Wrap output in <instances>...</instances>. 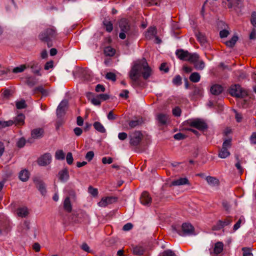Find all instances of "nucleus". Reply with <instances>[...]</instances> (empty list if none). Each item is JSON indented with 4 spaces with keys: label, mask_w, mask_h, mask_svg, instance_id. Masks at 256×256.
Segmentation results:
<instances>
[{
    "label": "nucleus",
    "mask_w": 256,
    "mask_h": 256,
    "mask_svg": "<svg viewBox=\"0 0 256 256\" xmlns=\"http://www.w3.org/2000/svg\"><path fill=\"white\" fill-rule=\"evenodd\" d=\"M141 74L144 80H147L152 74V70L145 59L134 62L129 72V76L132 81L136 82Z\"/></svg>",
    "instance_id": "1"
},
{
    "label": "nucleus",
    "mask_w": 256,
    "mask_h": 256,
    "mask_svg": "<svg viewBox=\"0 0 256 256\" xmlns=\"http://www.w3.org/2000/svg\"><path fill=\"white\" fill-rule=\"evenodd\" d=\"M58 36V30L56 28L50 25L38 35L39 39L44 42H46L48 47L52 46L51 42L55 40Z\"/></svg>",
    "instance_id": "2"
},
{
    "label": "nucleus",
    "mask_w": 256,
    "mask_h": 256,
    "mask_svg": "<svg viewBox=\"0 0 256 256\" xmlns=\"http://www.w3.org/2000/svg\"><path fill=\"white\" fill-rule=\"evenodd\" d=\"M176 54L180 60L190 62H194L199 58V56L197 53H190L188 50L182 49L177 50Z\"/></svg>",
    "instance_id": "3"
},
{
    "label": "nucleus",
    "mask_w": 256,
    "mask_h": 256,
    "mask_svg": "<svg viewBox=\"0 0 256 256\" xmlns=\"http://www.w3.org/2000/svg\"><path fill=\"white\" fill-rule=\"evenodd\" d=\"M173 230L177 232L180 236H186L194 235V226L189 223H184L182 226V230H177L175 228Z\"/></svg>",
    "instance_id": "4"
},
{
    "label": "nucleus",
    "mask_w": 256,
    "mask_h": 256,
    "mask_svg": "<svg viewBox=\"0 0 256 256\" xmlns=\"http://www.w3.org/2000/svg\"><path fill=\"white\" fill-rule=\"evenodd\" d=\"M229 92L232 96L238 98H242L247 94L246 92L242 90L238 84L232 86L230 88Z\"/></svg>",
    "instance_id": "5"
},
{
    "label": "nucleus",
    "mask_w": 256,
    "mask_h": 256,
    "mask_svg": "<svg viewBox=\"0 0 256 256\" xmlns=\"http://www.w3.org/2000/svg\"><path fill=\"white\" fill-rule=\"evenodd\" d=\"M130 144L133 146H138L142 140V135L140 131H134L129 134Z\"/></svg>",
    "instance_id": "6"
},
{
    "label": "nucleus",
    "mask_w": 256,
    "mask_h": 256,
    "mask_svg": "<svg viewBox=\"0 0 256 256\" xmlns=\"http://www.w3.org/2000/svg\"><path fill=\"white\" fill-rule=\"evenodd\" d=\"M188 124L190 126L201 130L206 129L208 128L206 123L204 121L200 119L190 120Z\"/></svg>",
    "instance_id": "7"
},
{
    "label": "nucleus",
    "mask_w": 256,
    "mask_h": 256,
    "mask_svg": "<svg viewBox=\"0 0 256 256\" xmlns=\"http://www.w3.org/2000/svg\"><path fill=\"white\" fill-rule=\"evenodd\" d=\"M52 160V156L50 154L46 153L40 156L38 160V165L46 166L50 164Z\"/></svg>",
    "instance_id": "8"
},
{
    "label": "nucleus",
    "mask_w": 256,
    "mask_h": 256,
    "mask_svg": "<svg viewBox=\"0 0 256 256\" xmlns=\"http://www.w3.org/2000/svg\"><path fill=\"white\" fill-rule=\"evenodd\" d=\"M68 102L66 100H62L58 106L56 114L58 117L64 116L68 108Z\"/></svg>",
    "instance_id": "9"
},
{
    "label": "nucleus",
    "mask_w": 256,
    "mask_h": 256,
    "mask_svg": "<svg viewBox=\"0 0 256 256\" xmlns=\"http://www.w3.org/2000/svg\"><path fill=\"white\" fill-rule=\"evenodd\" d=\"M240 1H222V6L230 9L237 10L241 6Z\"/></svg>",
    "instance_id": "10"
},
{
    "label": "nucleus",
    "mask_w": 256,
    "mask_h": 256,
    "mask_svg": "<svg viewBox=\"0 0 256 256\" xmlns=\"http://www.w3.org/2000/svg\"><path fill=\"white\" fill-rule=\"evenodd\" d=\"M117 200V198L113 196H108L102 198L101 200L98 202V205L100 206L105 207L108 205L114 202Z\"/></svg>",
    "instance_id": "11"
},
{
    "label": "nucleus",
    "mask_w": 256,
    "mask_h": 256,
    "mask_svg": "<svg viewBox=\"0 0 256 256\" xmlns=\"http://www.w3.org/2000/svg\"><path fill=\"white\" fill-rule=\"evenodd\" d=\"M140 201L143 205H148L152 202V198L150 197L148 193L146 192H144L140 196Z\"/></svg>",
    "instance_id": "12"
},
{
    "label": "nucleus",
    "mask_w": 256,
    "mask_h": 256,
    "mask_svg": "<svg viewBox=\"0 0 256 256\" xmlns=\"http://www.w3.org/2000/svg\"><path fill=\"white\" fill-rule=\"evenodd\" d=\"M58 176L61 182H66L69 178V174L68 169L64 168L60 170L58 174Z\"/></svg>",
    "instance_id": "13"
},
{
    "label": "nucleus",
    "mask_w": 256,
    "mask_h": 256,
    "mask_svg": "<svg viewBox=\"0 0 256 256\" xmlns=\"http://www.w3.org/2000/svg\"><path fill=\"white\" fill-rule=\"evenodd\" d=\"M186 184H190L189 181L186 178H180L173 180L171 183V186H179Z\"/></svg>",
    "instance_id": "14"
},
{
    "label": "nucleus",
    "mask_w": 256,
    "mask_h": 256,
    "mask_svg": "<svg viewBox=\"0 0 256 256\" xmlns=\"http://www.w3.org/2000/svg\"><path fill=\"white\" fill-rule=\"evenodd\" d=\"M28 67H30L32 70L34 74L38 76H41L40 73V68L38 62H32L28 64Z\"/></svg>",
    "instance_id": "15"
},
{
    "label": "nucleus",
    "mask_w": 256,
    "mask_h": 256,
    "mask_svg": "<svg viewBox=\"0 0 256 256\" xmlns=\"http://www.w3.org/2000/svg\"><path fill=\"white\" fill-rule=\"evenodd\" d=\"M119 26L122 32H128L130 28L128 22L126 18H122L120 20Z\"/></svg>",
    "instance_id": "16"
},
{
    "label": "nucleus",
    "mask_w": 256,
    "mask_h": 256,
    "mask_svg": "<svg viewBox=\"0 0 256 256\" xmlns=\"http://www.w3.org/2000/svg\"><path fill=\"white\" fill-rule=\"evenodd\" d=\"M44 130L42 128H36L31 132V136L34 138H40L43 136Z\"/></svg>",
    "instance_id": "17"
},
{
    "label": "nucleus",
    "mask_w": 256,
    "mask_h": 256,
    "mask_svg": "<svg viewBox=\"0 0 256 256\" xmlns=\"http://www.w3.org/2000/svg\"><path fill=\"white\" fill-rule=\"evenodd\" d=\"M34 180L41 194L43 195L44 194L46 193V190L44 183L37 178H35Z\"/></svg>",
    "instance_id": "18"
},
{
    "label": "nucleus",
    "mask_w": 256,
    "mask_h": 256,
    "mask_svg": "<svg viewBox=\"0 0 256 256\" xmlns=\"http://www.w3.org/2000/svg\"><path fill=\"white\" fill-rule=\"evenodd\" d=\"M156 34V29L155 27L149 28L146 32L145 36L146 39H152Z\"/></svg>",
    "instance_id": "19"
},
{
    "label": "nucleus",
    "mask_w": 256,
    "mask_h": 256,
    "mask_svg": "<svg viewBox=\"0 0 256 256\" xmlns=\"http://www.w3.org/2000/svg\"><path fill=\"white\" fill-rule=\"evenodd\" d=\"M232 222V220L230 218H226L224 220H220L218 222V229H220L230 224Z\"/></svg>",
    "instance_id": "20"
},
{
    "label": "nucleus",
    "mask_w": 256,
    "mask_h": 256,
    "mask_svg": "<svg viewBox=\"0 0 256 256\" xmlns=\"http://www.w3.org/2000/svg\"><path fill=\"white\" fill-rule=\"evenodd\" d=\"M222 87L218 84L214 85L210 88V92L214 95H218L222 92Z\"/></svg>",
    "instance_id": "21"
},
{
    "label": "nucleus",
    "mask_w": 256,
    "mask_h": 256,
    "mask_svg": "<svg viewBox=\"0 0 256 256\" xmlns=\"http://www.w3.org/2000/svg\"><path fill=\"white\" fill-rule=\"evenodd\" d=\"M224 250V244L222 242H218L215 244L214 248V253L216 254L221 253Z\"/></svg>",
    "instance_id": "22"
},
{
    "label": "nucleus",
    "mask_w": 256,
    "mask_h": 256,
    "mask_svg": "<svg viewBox=\"0 0 256 256\" xmlns=\"http://www.w3.org/2000/svg\"><path fill=\"white\" fill-rule=\"evenodd\" d=\"M25 116L22 114H18L13 120L16 125H22L24 124Z\"/></svg>",
    "instance_id": "23"
},
{
    "label": "nucleus",
    "mask_w": 256,
    "mask_h": 256,
    "mask_svg": "<svg viewBox=\"0 0 256 256\" xmlns=\"http://www.w3.org/2000/svg\"><path fill=\"white\" fill-rule=\"evenodd\" d=\"M206 180L208 184L212 186H218L219 184L218 180L214 177L208 176L206 178Z\"/></svg>",
    "instance_id": "24"
},
{
    "label": "nucleus",
    "mask_w": 256,
    "mask_h": 256,
    "mask_svg": "<svg viewBox=\"0 0 256 256\" xmlns=\"http://www.w3.org/2000/svg\"><path fill=\"white\" fill-rule=\"evenodd\" d=\"M64 208L65 210L70 212L72 210V206L69 197H66L64 202Z\"/></svg>",
    "instance_id": "25"
},
{
    "label": "nucleus",
    "mask_w": 256,
    "mask_h": 256,
    "mask_svg": "<svg viewBox=\"0 0 256 256\" xmlns=\"http://www.w3.org/2000/svg\"><path fill=\"white\" fill-rule=\"evenodd\" d=\"M17 214L18 216L20 217H26L28 214V208L26 207H22L18 208L17 210Z\"/></svg>",
    "instance_id": "26"
},
{
    "label": "nucleus",
    "mask_w": 256,
    "mask_h": 256,
    "mask_svg": "<svg viewBox=\"0 0 256 256\" xmlns=\"http://www.w3.org/2000/svg\"><path fill=\"white\" fill-rule=\"evenodd\" d=\"M144 252V248L140 246H134L132 248L133 254L136 256H142Z\"/></svg>",
    "instance_id": "27"
},
{
    "label": "nucleus",
    "mask_w": 256,
    "mask_h": 256,
    "mask_svg": "<svg viewBox=\"0 0 256 256\" xmlns=\"http://www.w3.org/2000/svg\"><path fill=\"white\" fill-rule=\"evenodd\" d=\"M198 58L194 62H191L194 64V68L198 70H202L205 67V64L202 60H199Z\"/></svg>",
    "instance_id": "28"
},
{
    "label": "nucleus",
    "mask_w": 256,
    "mask_h": 256,
    "mask_svg": "<svg viewBox=\"0 0 256 256\" xmlns=\"http://www.w3.org/2000/svg\"><path fill=\"white\" fill-rule=\"evenodd\" d=\"M29 172L26 170H22L19 174V178L22 182H26L29 178Z\"/></svg>",
    "instance_id": "29"
},
{
    "label": "nucleus",
    "mask_w": 256,
    "mask_h": 256,
    "mask_svg": "<svg viewBox=\"0 0 256 256\" xmlns=\"http://www.w3.org/2000/svg\"><path fill=\"white\" fill-rule=\"evenodd\" d=\"M168 116L166 114H160L157 116V120L162 124H164L166 123Z\"/></svg>",
    "instance_id": "30"
},
{
    "label": "nucleus",
    "mask_w": 256,
    "mask_h": 256,
    "mask_svg": "<svg viewBox=\"0 0 256 256\" xmlns=\"http://www.w3.org/2000/svg\"><path fill=\"white\" fill-rule=\"evenodd\" d=\"M94 128L98 132L101 133H104L106 130L103 125L98 122H96L94 124Z\"/></svg>",
    "instance_id": "31"
},
{
    "label": "nucleus",
    "mask_w": 256,
    "mask_h": 256,
    "mask_svg": "<svg viewBox=\"0 0 256 256\" xmlns=\"http://www.w3.org/2000/svg\"><path fill=\"white\" fill-rule=\"evenodd\" d=\"M196 37L198 41L204 45L206 42V38L204 34L200 32H198L196 34Z\"/></svg>",
    "instance_id": "32"
},
{
    "label": "nucleus",
    "mask_w": 256,
    "mask_h": 256,
    "mask_svg": "<svg viewBox=\"0 0 256 256\" xmlns=\"http://www.w3.org/2000/svg\"><path fill=\"white\" fill-rule=\"evenodd\" d=\"M200 76L196 72H192L190 76V80L193 82H198L200 80Z\"/></svg>",
    "instance_id": "33"
},
{
    "label": "nucleus",
    "mask_w": 256,
    "mask_h": 256,
    "mask_svg": "<svg viewBox=\"0 0 256 256\" xmlns=\"http://www.w3.org/2000/svg\"><path fill=\"white\" fill-rule=\"evenodd\" d=\"M230 155L228 149L222 148L218 154V156L221 158H225Z\"/></svg>",
    "instance_id": "34"
},
{
    "label": "nucleus",
    "mask_w": 256,
    "mask_h": 256,
    "mask_svg": "<svg viewBox=\"0 0 256 256\" xmlns=\"http://www.w3.org/2000/svg\"><path fill=\"white\" fill-rule=\"evenodd\" d=\"M238 40V37L236 36H234L232 38L226 42V44L230 48L233 47Z\"/></svg>",
    "instance_id": "35"
},
{
    "label": "nucleus",
    "mask_w": 256,
    "mask_h": 256,
    "mask_svg": "<svg viewBox=\"0 0 256 256\" xmlns=\"http://www.w3.org/2000/svg\"><path fill=\"white\" fill-rule=\"evenodd\" d=\"M104 53L106 56H113L115 54V50L111 46H107L104 50Z\"/></svg>",
    "instance_id": "36"
},
{
    "label": "nucleus",
    "mask_w": 256,
    "mask_h": 256,
    "mask_svg": "<svg viewBox=\"0 0 256 256\" xmlns=\"http://www.w3.org/2000/svg\"><path fill=\"white\" fill-rule=\"evenodd\" d=\"M142 123V121L140 120H130L128 122V125L131 128H134L136 126H140Z\"/></svg>",
    "instance_id": "37"
},
{
    "label": "nucleus",
    "mask_w": 256,
    "mask_h": 256,
    "mask_svg": "<svg viewBox=\"0 0 256 256\" xmlns=\"http://www.w3.org/2000/svg\"><path fill=\"white\" fill-rule=\"evenodd\" d=\"M14 122L12 120L8 121H0V128H5L6 127L12 126Z\"/></svg>",
    "instance_id": "38"
},
{
    "label": "nucleus",
    "mask_w": 256,
    "mask_h": 256,
    "mask_svg": "<svg viewBox=\"0 0 256 256\" xmlns=\"http://www.w3.org/2000/svg\"><path fill=\"white\" fill-rule=\"evenodd\" d=\"M65 154L62 150H60L56 151L55 158L58 160H63L64 159Z\"/></svg>",
    "instance_id": "39"
},
{
    "label": "nucleus",
    "mask_w": 256,
    "mask_h": 256,
    "mask_svg": "<svg viewBox=\"0 0 256 256\" xmlns=\"http://www.w3.org/2000/svg\"><path fill=\"white\" fill-rule=\"evenodd\" d=\"M104 25V26L106 30L108 32H111L113 30L112 24L111 22L105 20L103 22Z\"/></svg>",
    "instance_id": "40"
},
{
    "label": "nucleus",
    "mask_w": 256,
    "mask_h": 256,
    "mask_svg": "<svg viewBox=\"0 0 256 256\" xmlns=\"http://www.w3.org/2000/svg\"><path fill=\"white\" fill-rule=\"evenodd\" d=\"M26 66L25 64H22L18 66H16V67L14 68L12 70V72L14 73H16V74L22 72H24L26 70Z\"/></svg>",
    "instance_id": "41"
},
{
    "label": "nucleus",
    "mask_w": 256,
    "mask_h": 256,
    "mask_svg": "<svg viewBox=\"0 0 256 256\" xmlns=\"http://www.w3.org/2000/svg\"><path fill=\"white\" fill-rule=\"evenodd\" d=\"M34 90H38V91L40 92L44 96H46L48 94V90L44 89L43 88V86H39L36 88L34 89Z\"/></svg>",
    "instance_id": "42"
},
{
    "label": "nucleus",
    "mask_w": 256,
    "mask_h": 256,
    "mask_svg": "<svg viewBox=\"0 0 256 256\" xmlns=\"http://www.w3.org/2000/svg\"><path fill=\"white\" fill-rule=\"evenodd\" d=\"M26 104L24 100H21L16 102V106L18 109L24 108L26 107Z\"/></svg>",
    "instance_id": "43"
},
{
    "label": "nucleus",
    "mask_w": 256,
    "mask_h": 256,
    "mask_svg": "<svg viewBox=\"0 0 256 256\" xmlns=\"http://www.w3.org/2000/svg\"><path fill=\"white\" fill-rule=\"evenodd\" d=\"M174 84L179 86L182 84V78L180 75L176 76L172 80Z\"/></svg>",
    "instance_id": "44"
},
{
    "label": "nucleus",
    "mask_w": 256,
    "mask_h": 256,
    "mask_svg": "<svg viewBox=\"0 0 256 256\" xmlns=\"http://www.w3.org/2000/svg\"><path fill=\"white\" fill-rule=\"evenodd\" d=\"M242 250L243 252V256H253V254L250 248H243Z\"/></svg>",
    "instance_id": "45"
},
{
    "label": "nucleus",
    "mask_w": 256,
    "mask_h": 256,
    "mask_svg": "<svg viewBox=\"0 0 256 256\" xmlns=\"http://www.w3.org/2000/svg\"><path fill=\"white\" fill-rule=\"evenodd\" d=\"M106 78L108 80H111L112 81H116V74L111 72H108L106 74Z\"/></svg>",
    "instance_id": "46"
},
{
    "label": "nucleus",
    "mask_w": 256,
    "mask_h": 256,
    "mask_svg": "<svg viewBox=\"0 0 256 256\" xmlns=\"http://www.w3.org/2000/svg\"><path fill=\"white\" fill-rule=\"evenodd\" d=\"M92 75V72L89 70H84L83 72V76L84 79L89 80Z\"/></svg>",
    "instance_id": "47"
},
{
    "label": "nucleus",
    "mask_w": 256,
    "mask_h": 256,
    "mask_svg": "<svg viewBox=\"0 0 256 256\" xmlns=\"http://www.w3.org/2000/svg\"><path fill=\"white\" fill-rule=\"evenodd\" d=\"M66 162L68 164H72L73 162V157L71 152H68L66 156Z\"/></svg>",
    "instance_id": "48"
},
{
    "label": "nucleus",
    "mask_w": 256,
    "mask_h": 256,
    "mask_svg": "<svg viewBox=\"0 0 256 256\" xmlns=\"http://www.w3.org/2000/svg\"><path fill=\"white\" fill-rule=\"evenodd\" d=\"M162 256H176L173 251H172L170 250H164L162 252Z\"/></svg>",
    "instance_id": "49"
},
{
    "label": "nucleus",
    "mask_w": 256,
    "mask_h": 256,
    "mask_svg": "<svg viewBox=\"0 0 256 256\" xmlns=\"http://www.w3.org/2000/svg\"><path fill=\"white\" fill-rule=\"evenodd\" d=\"M231 146V139L226 140L222 144V148L228 149Z\"/></svg>",
    "instance_id": "50"
},
{
    "label": "nucleus",
    "mask_w": 256,
    "mask_h": 256,
    "mask_svg": "<svg viewBox=\"0 0 256 256\" xmlns=\"http://www.w3.org/2000/svg\"><path fill=\"white\" fill-rule=\"evenodd\" d=\"M172 114L176 116H179L181 114V110L178 107H176L172 110Z\"/></svg>",
    "instance_id": "51"
},
{
    "label": "nucleus",
    "mask_w": 256,
    "mask_h": 256,
    "mask_svg": "<svg viewBox=\"0 0 256 256\" xmlns=\"http://www.w3.org/2000/svg\"><path fill=\"white\" fill-rule=\"evenodd\" d=\"M91 102L94 106H100V100L98 96L96 98H92L91 100Z\"/></svg>",
    "instance_id": "52"
},
{
    "label": "nucleus",
    "mask_w": 256,
    "mask_h": 256,
    "mask_svg": "<svg viewBox=\"0 0 256 256\" xmlns=\"http://www.w3.org/2000/svg\"><path fill=\"white\" fill-rule=\"evenodd\" d=\"M94 156V152L92 151L88 152L86 155V158L90 162L92 160Z\"/></svg>",
    "instance_id": "53"
},
{
    "label": "nucleus",
    "mask_w": 256,
    "mask_h": 256,
    "mask_svg": "<svg viewBox=\"0 0 256 256\" xmlns=\"http://www.w3.org/2000/svg\"><path fill=\"white\" fill-rule=\"evenodd\" d=\"M88 192L93 196H96L98 194V191L96 188H93L92 186L88 188Z\"/></svg>",
    "instance_id": "54"
},
{
    "label": "nucleus",
    "mask_w": 256,
    "mask_h": 256,
    "mask_svg": "<svg viewBox=\"0 0 256 256\" xmlns=\"http://www.w3.org/2000/svg\"><path fill=\"white\" fill-rule=\"evenodd\" d=\"M112 161V158L110 157H104L102 158V162L104 164H110Z\"/></svg>",
    "instance_id": "55"
},
{
    "label": "nucleus",
    "mask_w": 256,
    "mask_h": 256,
    "mask_svg": "<svg viewBox=\"0 0 256 256\" xmlns=\"http://www.w3.org/2000/svg\"><path fill=\"white\" fill-rule=\"evenodd\" d=\"M104 86L100 84H98L96 86L95 90L96 92H104L105 91Z\"/></svg>",
    "instance_id": "56"
},
{
    "label": "nucleus",
    "mask_w": 256,
    "mask_h": 256,
    "mask_svg": "<svg viewBox=\"0 0 256 256\" xmlns=\"http://www.w3.org/2000/svg\"><path fill=\"white\" fill-rule=\"evenodd\" d=\"M174 138L176 140H181L184 139L186 138V136L184 134L179 132L175 134L174 136Z\"/></svg>",
    "instance_id": "57"
},
{
    "label": "nucleus",
    "mask_w": 256,
    "mask_h": 256,
    "mask_svg": "<svg viewBox=\"0 0 256 256\" xmlns=\"http://www.w3.org/2000/svg\"><path fill=\"white\" fill-rule=\"evenodd\" d=\"M252 24L256 28V13L255 12H252V18L250 20Z\"/></svg>",
    "instance_id": "58"
},
{
    "label": "nucleus",
    "mask_w": 256,
    "mask_h": 256,
    "mask_svg": "<svg viewBox=\"0 0 256 256\" xmlns=\"http://www.w3.org/2000/svg\"><path fill=\"white\" fill-rule=\"evenodd\" d=\"M54 66V62L52 60H50L46 62L44 66V70H48L50 68H52Z\"/></svg>",
    "instance_id": "59"
},
{
    "label": "nucleus",
    "mask_w": 256,
    "mask_h": 256,
    "mask_svg": "<svg viewBox=\"0 0 256 256\" xmlns=\"http://www.w3.org/2000/svg\"><path fill=\"white\" fill-rule=\"evenodd\" d=\"M127 137H128V134L126 132H120L118 134V138L121 140H126L127 138Z\"/></svg>",
    "instance_id": "60"
},
{
    "label": "nucleus",
    "mask_w": 256,
    "mask_h": 256,
    "mask_svg": "<svg viewBox=\"0 0 256 256\" xmlns=\"http://www.w3.org/2000/svg\"><path fill=\"white\" fill-rule=\"evenodd\" d=\"M26 144V140L24 138H20L17 142V146L19 148H22Z\"/></svg>",
    "instance_id": "61"
},
{
    "label": "nucleus",
    "mask_w": 256,
    "mask_h": 256,
    "mask_svg": "<svg viewBox=\"0 0 256 256\" xmlns=\"http://www.w3.org/2000/svg\"><path fill=\"white\" fill-rule=\"evenodd\" d=\"M229 34V32L227 30H220V38H224L228 36Z\"/></svg>",
    "instance_id": "62"
},
{
    "label": "nucleus",
    "mask_w": 256,
    "mask_h": 256,
    "mask_svg": "<svg viewBox=\"0 0 256 256\" xmlns=\"http://www.w3.org/2000/svg\"><path fill=\"white\" fill-rule=\"evenodd\" d=\"M132 228V224L131 223H127L123 226L122 230L124 231H128Z\"/></svg>",
    "instance_id": "63"
},
{
    "label": "nucleus",
    "mask_w": 256,
    "mask_h": 256,
    "mask_svg": "<svg viewBox=\"0 0 256 256\" xmlns=\"http://www.w3.org/2000/svg\"><path fill=\"white\" fill-rule=\"evenodd\" d=\"M250 140L251 143L256 144V132H253L250 136Z\"/></svg>",
    "instance_id": "64"
}]
</instances>
